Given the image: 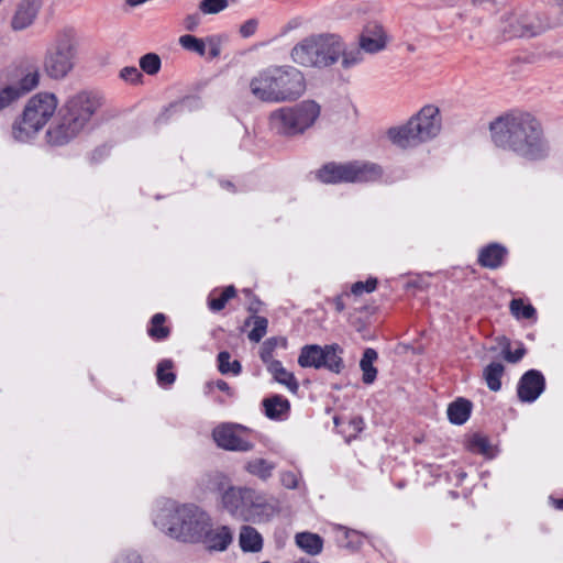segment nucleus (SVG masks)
<instances>
[{"label":"nucleus","mask_w":563,"mask_h":563,"mask_svg":"<svg viewBox=\"0 0 563 563\" xmlns=\"http://www.w3.org/2000/svg\"><path fill=\"white\" fill-rule=\"evenodd\" d=\"M250 496L249 488L230 487L222 495V504L231 514L244 517L245 500Z\"/></svg>","instance_id":"6ab92c4d"},{"label":"nucleus","mask_w":563,"mask_h":563,"mask_svg":"<svg viewBox=\"0 0 563 563\" xmlns=\"http://www.w3.org/2000/svg\"><path fill=\"white\" fill-rule=\"evenodd\" d=\"M378 355L377 352L368 347L364 351L363 357L360 362V367L362 369V380L364 384H372L376 379L377 376V369L374 367V362L377 360Z\"/></svg>","instance_id":"393cba45"},{"label":"nucleus","mask_w":563,"mask_h":563,"mask_svg":"<svg viewBox=\"0 0 563 563\" xmlns=\"http://www.w3.org/2000/svg\"><path fill=\"white\" fill-rule=\"evenodd\" d=\"M296 544L310 555H317L322 551V539L311 532H300L295 537Z\"/></svg>","instance_id":"a878e982"},{"label":"nucleus","mask_w":563,"mask_h":563,"mask_svg":"<svg viewBox=\"0 0 563 563\" xmlns=\"http://www.w3.org/2000/svg\"><path fill=\"white\" fill-rule=\"evenodd\" d=\"M268 371L274 379L282 385H285L292 394H297L299 384L294 374L288 372L279 361H272L268 365Z\"/></svg>","instance_id":"4be33fe9"},{"label":"nucleus","mask_w":563,"mask_h":563,"mask_svg":"<svg viewBox=\"0 0 563 563\" xmlns=\"http://www.w3.org/2000/svg\"><path fill=\"white\" fill-rule=\"evenodd\" d=\"M201 541L209 550L224 551L232 542V532L228 527L212 530L210 526Z\"/></svg>","instance_id":"aec40b11"},{"label":"nucleus","mask_w":563,"mask_h":563,"mask_svg":"<svg viewBox=\"0 0 563 563\" xmlns=\"http://www.w3.org/2000/svg\"><path fill=\"white\" fill-rule=\"evenodd\" d=\"M253 329L249 333V339L253 342H260L266 334L268 321L264 317L256 316L253 318Z\"/></svg>","instance_id":"c9c22d12"},{"label":"nucleus","mask_w":563,"mask_h":563,"mask_svg":"<svg viewBox=\"0 0 563 563\" xmlns=\"http://www.w3.org/2000/svg\"><path fill=\"white\" fill-rule=\"evenodd\" d=\"M156 523L166 528L172 538L184 542H200L211 526L209 516L194 505L164 510Z\"/></svg>","instance_id":"39448f33"},{"label":"nucleus","mask_w":563,"mask_h":563,"mask_svg":"<svg viewBox=\"0 0 563 563\" xmlns=\"http://www.w3.org/2000/svg\"><path fill=\"white\" fill-rule=\"evenodd\" d=\"M184 23L188 31H194L199 25V16L197 14L187 15Z\"/></svg>","instance_id":"3c124183"},{"label":"nucleus","mask_w":563,"mask_h":563,"mask_svg":"<svg viewBox=\"0 0 563 563\" xmlns=\"http://www.w3.org/2000/svg\"><path fill=\"white\" fill-rule=\"evenodd\" d=\"M262 563H269V562H262Z\"/></svg>","instance_id":"052dcab7"},{"label":"nucleus","mask_w":563,"mask_h":563,"mask_svg":"<svg viewBox=\"0 0 563 563\" xmlns=\"http://www.w3.org/2000/svg\"><path fill=\"white\" fill-rule=\"evenodd\" d=\"M217 386L221 390H229L228 384L225 382H223V380L218 382Z\"/></svg>","instance_id":"4d7b16f0"},{"label":"nucleus","mask_w":563,"mask_h":563,"mask_svg":"<svg viewBox=\"0 0 563 563\" xmlns=\"http://www.w3.org/2000/svg\"><path fill=\"white\" fill-rule=\"evenodd\" d=\"M340 53L341 36L320 33L299 41L290 51V59L299 67L323 69L336 64Z\"/></svg>","instance_id":"20e7f679"},{"label":"nucleus","mask_w":563,"mask_h":563,"mask_svg":"<svg viewBox=\"0 0 563 563\" xmlns=\"http://www.w3.org/2000/svg\"><path fill=\"white\" fill-rule=\"evenodd\" d=\"M442 131L440 108L424 104L405 124L390 128L388 139L400 148H412L437 139Z\"/></svg>","instance_id":"7ed1b4c3"},{"label":"nucleus","mask_w":563,"mask_h":563,"mask_svg":"<svg viewBox=\"0 0 563 563\" xmlns=\"http://www.w3.org/2000/svg\"><path fill=\"white\" fill-rule=\"evenodd\" d=\"M179 44L183 48L195 52L200 56H203L206 53V43L203 40H200L194 35H183L179 37Z\"/></svg>","instance_id":"2f4dec72"},{"label":"nucleus","mask_w":563,"mask_h":563,"mask_svg":"<svg viewBox=\"0 0 563 563\" xmlns=\"http://www.w3.org/2000/svg\"><path fill=\"white\" fill-rule=\"evenodd\" d=\"M471 409V401L464 398H459L448 407L449 420L454 424H463L468 419Z\"/></svg>","instance_id":"b1692460"},{"label":"nucleus","mask_w":563,"mask_h":563,"mask_svg":"<svg viewBox=\"0 0 563 563\" xmlns=\"http://www.w3.org/2000/svg\"><path fill=\"white\" fill-rule=\"evenodd\" d=\"M297 563H316V562H311L309 560L301 559Z\"/></svg>","instance_id":"bf43d9fd"},{"label":"nucleus","mask_w":563,"mask_h":563,"mask_svg":"<svg viewBox=\"0 0 563 563\" xmlns=\"http://www.w3.org/2000/svg\"><path fill=\"white\" fill-rule=\"evenodd\" d=\"M40 84V71L35 67L32 70L27 71L16 85H13L16 87V90L19 91V96L30 92L31 90L35 89Z\"/></svg>","instance_id":"7c9ffc66"},{"label":"nucleus","mask_w":563,"mask_h":563,"mask_svg":"<svg viewBox=\"0 0 563 563\" xmlns=\"http://www.w3.org/2000/svg\"><path fill=\"white\" fill-rule=\"evenodd\" d=\"M265 413L268 418L276 419L286 413L290 409V404L287 399L279 395H275L263 400Z\"/></svg>","instance_id":"bb28decb"},{"label":"nucleus","mask_w":563,"mask_h":563,"mask_svg":"<svg viewBox=\"0 0 563 563\" xmlns=\"http://www.w3.org/2000/svg\"><path fill=\"white\" fill-rule=\"evenodd\" d=\"M257 25H258V22L255 19H250V20L245 21L240 26L241 36H243V37L252 36L256 32Z\"/></svg>","instance_id":"a18cd8bd"},{"label":"nucleus","mask_w":563,"mask_h":563,"mask_svg":"<svg viewBox=\"0 0 563 563\" xmlns=\"http://www.w3.org/2000/svg\"><path fill=\"white\" fill-rule=\"evenodd\" d=\"M282 484L288 489H295L298 487V477L292 472H284L280 475Z\"/></svg>","instance_id":"de8ad7c7"},{"label":"nucleus","mask_w":563,"mask_h":563,"mask_svg":"<svg viewBox=\"0 0 563 563\" xmlns=\"http://www.w3.org/2000/svg\"><path fill=\"white\" fill-rule=\"evenodd\" d=\"M236 291L233 286H228L221 294L219 298H213L209 301V307L211 310L220 311L222 310L227 302L235 296Z\"/></svg>","instance_id":"e433bc0d"},{"label":"nucleus","mask_w":563,"mask_h":563,"mask_svg":"<svg viewBox=\"0 0 563 563\" xmlns=\"http://www.w3.org/2000/svg\"><path fill=\"white\" fill-rule=\"evenodd\" d=\"M118 563H142L140 555L133 553L119 560Z\"/></svg>","instance_id":"603ef678"},{"label":"nucleus","mask_w":563,"mask_h":563,"mask_svg":"<svg viewBox=\"0 0 563 563\" xmlns=\"http://www.w3.org/2000/svg\"><path fill=\"white\" fill-rule=\"evenodd\" d=\"M511 313L516 317H522L525 319H531L536 310L532 306H525L521 299H514L510 302Z\"/></svg>","instance_id":"4c0bfd02"},{"label":"nucleus","mask_w":563,"mask_h":563,"mask_svg":"<svg viewBox=\"0 0 563 563\" xmlns=\"http://www.w3.org/2000/svg\"><path fill=\"white\" fill-rule=\"evenodd\" d=\"M556 507L563 509V498L555 500Z\"/></svg>","instance_id":"13d9d810"},{"label":"nucleus","mask_w":563,"mask_h":563,"mask_svg":"<svg viewBox=\"0 0 563 563\" xmlns=\"http://www.w3.org/2000/svg\"><path fill=\"white\" fill-rule=\"evenodd\" d=\"M98 107L99 101L89 92L81 91L70 97L59 110L57 123L46 132L48 143L60 146L75 139Z\"/></svg>","instance_id":"f03ea898"},{"label":"nucleus","mask_w":563,"mask_h":563,"mask_svg":"<svg viewBox=\"0 0 563 563\" xmlns=\"http://www.w3.org/2000/svg\"><path fill=\"white\" fill-rule=\"evenodd\" d=\"M504 365L500 363H490L484 369V378L488 388L493 391H498L501 387L500 378L504 374Z\"/></svg>","instance_id":"cd10ccee"},{"label":"nucleus","mask_w":563,"mask_h":563,"mask_svg":"<svg viewBox=\"0 0 563 563\" xmlns=\"http://www.w3.org/2000/svg\"><path fill=\"white\" fill-rule=\"evenodd\" d=\"M41 4L42 0H22L12 18V29L21 31L32 25L40 11Z\"/></svg>","instance_id":"f3484780"},{"label":"nucleus","mask_w":563,"mask_h":563,"mask_svg":"<svg viewBox=\"0 0 563 563\" xmlns=\"http://www.w3.org/2000/svg\"><path fill=\"white\" fill-rule=\"evenodd\" d=\"M526 353V349L523 346L518 347L516 351H510V343L506 342V347H504V358L509 363H517L520 361Z\"/></svg>","instance_id":"c03bdc74"},{"label":"nucleus","mask_w":563,"mask_h":563,"mask_svg":"<svg viewBox=\"0 0 563 563\" xmlns=\"http://www.w3.org/2000/svg\"><path fill=\"white\" fill-rule=\"evenodd\" d=\"M377 287L376 278H368L366 282H356L353 284L351 291L355 296H361L364 292H373Z\"/></svg>","instance_id":"79ce46f5"},{"label":"nucleus","mask_w":563,"mask_h":563,"mask_svg":"<svg viewBox=\"0 0 563 563\" xmlns=\"http://www.w3.org/2000/svg\"><path fill=\"white\" fill-rule=\"evenodd\" d=\"M206 46L209 47V55L211 58H217L221 54L222 40L220 36H209L205 41Z\"/></svg>","instance_id":"37998d69"},{"label":"nucleus","mask_w":563,"mask_h":563,"mask_svg":"<svg viewBox=\"0 0 563 563\" xmlns=\"http://www.w3.org/2000/svg\"><path fill=\"white\" fill-rule=\"evenodd\" d=\"M57 106V97L52 92H38L31 97L12 125L13 137L24 142L36 135L52 119Z\"/></svg>","instance_id":"0eeeda50"},{"label":"nucleus","mask_w":563,"mask_h":563,"mask_svg":"<svg viewBox=\"0 0 563 563\" xmlns=\"http://www.w3.org/2000/svg\"><path fill=\"white\" fill-rule=\"evenodd\" d=\"M231 355L229 352H220L218 355L219 371L222 374L233 373L239 374L241 371V364L238 361L230 363Z\"/></svg>","instance_id":"72a5a7b5"},{"label":"nucleus","mask_w":563,"mask_h":563,"mask_svg":"<svg viewBox=\"0 0 563 563\" xmlns=\"http://www.w3.org/2000/svg\"><path fill=\"white\" fill-rule=\"evenodd\" d=\"M544 389V377L539 371L530 369L520 379L518 397L521 401H534Z\"/></svg>","instance_id":"2eb2a0df"},{"label":"nucleus","mask_w":563,"mask_h":563,"mask_svg":"<svg viewBox=\"0 0 563 563\" xmlns=\"http://www.w3.org/2000/svg\"><path fill=\"white\" fill-rule=\"evenodd\" d=\"M506 342L510 343V341L507 338H505V336L498 338V343H499V345L501 346L503 350H504V347H506Z\"/></svg>","instance_id":"6e6d98bb"},{"label":"nucleus","mask_w":563,"mask_h":563,"mask_svg":"<svg viewBox=\"0 0 563 563\" xmlns=\"http://www.w3.org/2000/svg\"><path fill=\"white\" fill-rule=\"evenodd\" d=\"M352 423L354 424V428H355L356 430H358V431H361V430H362L363 420H362L361 418H358V419H354V420L352 421Z\"/></svg>","instance_id":"5fc2aeb1"},{"label":"nucleus","mask_w":563,"mask_h":563,"mask_svg":"<svg viewBox=\"0 0 563 563\" xmlns=\"http://www.w3.org/2000/svg\"><path fill=\"white\" fill-rule=\"evenodd\" d=\"M77 53L75 30L64 27L56 32L44 53L42 66L45 75L55 80L66 78L75 68Z\"/></svg>","instance_id":"423d86ee"},{"label":"nucleus","mask_w":563,"mask_h":563,"mask_svg":"<svg viewBox=\"0 0 563 563\" xmlns=\"http://www.w3.org/2000/svg\"><path fill=\"white\" fill-rule=\"evenodd\" d=\"M229 7L228 0H201L199 10L203 14H217Z\"/></svg>","instance_id":"f704fd0d"},{"label":"nucleus","mask_w":563,"mask_h":563,"mask_svg":"<svg viewBox=\"0 0 563 563\" xmlns=\"http://www.w3.org/2000/svg\"><path fill=\"white\" fill-rule=\"evenodd\" d=\"M493 143L516 155L537 161L548 155L549 146L541 123L528 112H511L489 123Z\"/></svg>","instance_id":"f257e3e1"},{"label":"nucleus","mask_w":563,"mask_h":563,"mask_svg":"<svg viewBox=\"0 0 563 563\" xmlns=\"http://www.w3.org/2000/svg\"><path fill=\"white\" fill-rule=\"evenodd\" d=\"M275 465L264 459L252 460L245 465V470L250 474L255 475L262 479H267L271 477Z\"/></svg>","instance_id":"c85d7f7f"},{"label":"nucleus","mask_w":563,"mask_h":563,"mask_svg":"<svg viewBox=\"0 0 563 563\" xmlns=\"http://www.w3.org/2000/svg\"><path fill=\"white\" fill-rule=\"evenodd\" d=\"M276 102H290L299 99L306 91L305 75L292 66H275Z\"/></svg>","instance_id":"9b49d317"},{"label":"nucleus","mask_w":563,"mask_h":563,"mask_svg":"<svg viewBox=\"0 0 563 563\" xmlns=\"http://www.w3.org/2000/svg\"><path fill=\"white\" fill-rule=\"evenodd\" d=\"M501 32L509 38L533 36L538 26L527 15L508 14L501 21Z\"/></svg>","instance_id":"4468645a"},{"label":"nucleus","mask_w":563,"mask_h":563,"mask_svg":"<svg viewBox=\"0 0 563 563\" xmlns=\"http://www.w3.org/2000/svg\"><path fill=\"white\" fill-rule=\"evenodd\" d=\"M120 77L126 81L135 82L142 77V74L136 67H124L120 73Z\"/></svg>","instance_id":"49530a36"},{"label":"nucleus","mask_w":563,"mask_h":563,"mask_svg":"<svg viewBox=\"0 0 563 563\" xmlns=\"http://www.w3.org/2000/svg\"><path fill=\"white\" fill-rule=\"evenodd\" d=\"M505 255L506 249L493 243L481 251L478 262L483 267L495 269L501 265Z\"/></svg>","instance_id":"412c9836"},{"label":"nucleus","mask_w":563,"mask_h":563,"mask_svg":"<svg viewBox=\"0 0 563 563\" xmlns=\"http://www.w3.org/2000/svg\"><path fill=\"white\" fill-rule=\"evenodd\" d=\"M140 67L148 75H155L161 68V58L157 54L148 53L140 59Z\"/></svg>","instance_id":"473e14b6"},{"label":"nucleus","mask_w":563,"mask_h":563,"mask_svg":"<svg viewBox=\"0 0 563 563\" xmlns=\"http://www.w3.org/2000/svg\"><path fill=\"white\" fill-rule=\"evenodd\" d=\"M239 541L241 549L244 552H258L263 547L261 534L254 528L249 526L241 529Z\"/></svg>","instance_id":"5701e85b"},{"label":"nucleus","mask_w":563,"mask_h":563,"mask_svg":"<svg viewBox=\"0 0 563 563\" xmlns=\"http://www.w3.org/2000/svg\"><path fill=\"white\" fill-rule=\"evenodd\" d=\"M169 334V330L166 327L161 325H154L152 324V328L150 329V335L155 339H165Z\"/></svg>","instance_id":"8fccbe9b"},{"label":"nucleus","mask_w":563,"mask_h":563,"mask_svg":"<svg viewBox=\"0 0 563 563\" xmlns=\"http://www.w3.org/2000/svg\"><path fill=\"white\" fill-rule=\"evenodd\" d=\"M250 497L245 500L244 519L261 520L262 517H268L273 514L274 508L267 503V499L254 489L249 488Z\"/></svg>","instance_id":"a211bd4d"},{"label":"nucleus","mask_w":563,"mask_h":563,"mask_svg":"<svg viewBox=\"0 0 563 563\" xmlns=\"http://www.w3.org/2000/svg\"><path fill=\"white\" fill-rule=\"evenodd\" d=\"M245 430L246 428L241 424L221 423L213 429L212 438L223 450L246 452L253 449V444L239 434Z\"/></svg>","instance_id":"f8f14e48"},{"label":"nucleus","mask_w":563,"mask_h":563,"mask_svg":"<svg viewBox=\"0 0 563 563\" xmlns=\"http://www.w3.org/2000/svg\"><path fill=\"white\" fill-rule=\"evenodd\" d=\"M19 98V91L13 85L0 88V110L7 108Z\"/></svg>","instance_id":"58836bf2"},{"label":"nucleus","mask_w":563,"mask_h":563,"mask_svg":"<svg viewBox=\"0 0 563 563\" xmlns=\"http://www.w3.org/2000/svg\"><path fill=\"white\" fill-rule=\"evenodd\" d=\"M274 67L260 71L250 81L254 98L263 102H276Z\"/></svg>","instance_id":"ddd939ff"},{"label":"nucleus","mask_w":563,"mask_h":563,"mask_svg":"<svg viewBox=\"0 0 563 563\" xmlns=\"http://www.w3.org/2000/svg\"><path fill=\"white\" fill-rule=\"evenodd\" d=\"M165 321V316L162 314V313H156L153 318H152V324L154 325H161L163 324Z\"/></svg>","instance_id":"864d4df0"},{"label":"nucleus","mask_w":563,"mask_h":563,"mask_svg":"<svg viewBox=\"0 0 563 563\" xmlns=\"http://www.w3.org/2000/svg\"><path fill=\"white\" fill-rule=\"evenodd\" d=\"M276 345V341L275 339H269L267 340L264 345H263V350H262V353H261V357L262 360L265 362V363H271L273 360H272V352L274 350Z\"/></svg>","instance_id":"09e8293b"},{"label":"nucleus","mask_w":563,"mask_h":563,"mask_svg":"<svg viewBox=\"0 0 563 563\" xmlns=\"http://www.w3.org/2000/svg\"><path fill=\"white\" fill-rule=\"evenodd\" d=\"M358 45L363 52L375 54L387 45V35L382 25L368 24L360 35Z\"/></svg>","instance_id":"dca6fc26"},{"label":"nucleus","mask_w":563,"mask_h":563,"mask_svg":"<svg viewBox=\"0 0 563 563\" xmlns=\"http://www.w3.org/2000/svg\"><path fill=\"white\" fill-rule=\"evenodd\" d=\"M319 115L320 106L313 100H306L295 107L273 111L269 121L278 133L296 135L312 126Z\"/></svg>","instance_id":"6e6552de"},{"label":"nucleus","mask_w":563,"mask_h":563,"mask_svg":"<svg viewBox=\"0 0 563 563\" xmlns=\"http://www.w3.org/2000/svg\"><path fill=\"white\" fill-rule=\"evenodd\" d=\"M362 52H363V49H361V47L346 49L345 44H344L343 40L341 38L340 59H341L342 67L345 69H349V68L360 64L363 60Z\"/></svg>","instance_id":"c756f323"},{"label":"nucleus","mask_w":563,"mask_h":563,"mask_svg":"<svg viewBox=\"0 0 563 563\" xmlns=\"http://www.w3.org/2000/svg\"><path fill=\"white\" fill-rule=\"evenodd\" d=\"M470 449L474 452L492 456V448L488 440L482 435H474L470 441Z\"/></svg>","instance_id":"ea45409f"},{"label":"nucleus","mask_w":563,"mask_h":563,"mask_svg":"<svg viewBox=\"0 0 563 563\" xmlns=\"http://www.w3.org/2000/svg\"><path fill=\"white\" fill-rule=\"evenodd\" d=\"M172 362L163 361L157 366V379L163 384H173L175 382V375L170 372Z\"/></svg>","instance_id":"a19ab883"},{"label":"nucleus","mask_w":563,"mask_h":563,"mask_svg":"<svg viewBox=\"0 0 563 563\" xmlns=\"http://www.w3.org/2000/svg\"><path fill=\"white\" fill-rule=\"evenodd\" d=\"M342 349L339 344H327L320 346L318 344H308L301 347L298 356V364L303 367H312L319 369L321 367L339 374L344 368L342 358Z\"/></svg>","instance_id":"9d476101"},{"label":"nucleus","mask_w":563,"mask_h":563,"mask_svg":"<svg viewBox=\"0 0 563 563\" xmlns=\"http://www.w3.org/2000/svg\"><path fill=\"white\" fill-rule=\"evenodd\" d=\"M382 174L375 164L367 163H330L318 172V178L323 183H361L377 179Z\"/></svg>","instance_id":"1a4fd4ad"}]
</instances>
